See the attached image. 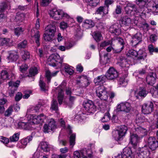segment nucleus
I'll return each instance as SVG.
<instances>
[{
  "label": "nucleus",
  "mask_w": 158,
  "mask_h": 158,
  "mask_svg": "<svg viewBox=\"0 0 158 158\" xmlns=\"http://www.w3.org/2000/svg\"><path fill=\"white\" fill-rule=\"evenodd\" d=\"M93 37L97 42L100 41L102 40V38L101 33L97 31L94 33Z\"/></svg>",
  "instance_id": "obj_36"
},
{
  "label": "nucleus",
  "mask_w": 158,
  "mask_h": 158,
  "mask_svg": "<svg viewBox=\"0 0 158 158\" xmlns=\"http://www.w3.org/2000/svg\"><path fill=\"white\" fill-rule=\"evenodd\" d=\"M94 25V22L92 20L90 19L85 20L83 24V27L87 29L93 27Z\"/></svg>",
  "instance_id": "obj_26"
},
{
  "label": "nucleus",
  "mask_w": 158,
  "mask_h": 158,
  "mask_svg": "<svg viewBox=\"0 0 158 158\" xmlns=\"http://www.w3.org/2000/svg\"><path fill=\"white\" fill-rule=\"evenodd\" d=\"M127 130V127L124 126H121L118 130L113 132V136L117 141L122 140L125 136Z\"/></svg>",
  "instance_id": "obj_2"
},
{
  "label": "nucleus",
  "mask_w": 158,
  "mask_h": 158,
  "mask_svg": "<svg viewBox=\"0 0 158 158\" xmlns=\"http://www.w3.org/2000/svg\"><path fill=\"white\" fill-rule=\"evenodd\" d=\"M32 123L34 124H37L40 123L37 116H32Z\"/></svg>",
  "instance_id": "obj_63"
},
{
  "label": "nucleus",
  "mask_w": 158,
  "mask_h": 158,
  "mask_svg": "<svg viewBox=\"0 0 158 158\" xmlns=\"http://www.w3.org/2000/svg\"><path fill=\"white\" fill-rule=\"evenodd\" d=\"M88 5L93 7L96 6L99 2V0H85Z\"/></svg>",
  "instance_id": "obj_38"
},
{
  "label": "nucleus",
  "mask_w": 158,
  "mask_h": 158,
  "mask_svg": "<svg viewBox=\"0 0 158 158\" xmlns=\"http://www.w3.org/2000/svg\"><path fill=\"white\" fill-rule=\"evenodd\" d=\"M111 50H106L105 51H104L103 53H102L101 52H99V54L100 57L102 55H103L104 56V60L102 64H105L108 63L109 62V59L107 57L108 52H110Z\"/></svg>",
  "instance_id": "obj_24"
},
{
  "label": "nucleus",
  "mask_w": 158,
  "mask_h": 158,
  "mask_svg": "<svg viewBox=\"0 0 158 158\" xmlns=\"http://www.w3.org/2000/svg\"><path fill=\"white\" fill-rule=\"evenodd\" d=\"M48 124H45L43 127V131L45 133H48L51 131H53Z\"/></svg>",
  "instance_id": "obj_57"
},
{
  "label": "nucleus",
  "mask_w": 158,
  "mask_h": 158,
  "mask_svg": "<svg viewBox=\"0 0 158 158\" xmlns=\"http://www.w3.org/2000/svg\"><path fill=\"white\" fill-rule=\"evenodd\" d=\"M110 119V116L109 113H106L104 116L102 118L101 121L103 122H106L109 121Z\"/></svg>",
  "instance_id": "obj_50"
},
{
  "label": "nucleus",
  "mask_w": 158,
  "mask_h": 158,
  "mask_svg": "<svg viewBox=\"0 0 158 158\" xmlns=\"http://www.w3.org/2000/svg\"><path fill=\"white\" fill-rule=\"evenodd\" d=\"M119 64L120 66L122 67H126L127 68L128 67V64L125 59H123L121 62H119Z\"/></svg>",
  "instance_id": "obj_59"
},
{
  "label": "nucleus",
  "mask_w": 158,
  "mask_h": 158,
  "mask_svg": "<svg viewBox=\"0 0 158 158\" xmlns=\"http://www.w3.org/2000/svg\"><path fill=\"white\" fill-rule=\"evenodd\" d=\"M37 117L40 123L44 122L47 118L46 116L43 114L38 115Z\"/></svg>",
  "instance_id": "obj_56"
},
{
  "label": "nucleus",
  "mask_w": 158,
  "mask_h": 158,
  "mask_svg": "<svg viewBox=\"0 0 158 158\" xmlns=\"http://www.w3.org/2000/svg\"><path fill=\"white\" fill-rule=\"evenodd\" d=\"M10 41L9 39L0 37V46H2L7 45Z\"/></svg>",
  "instance_id": "obj_43"
},
{
  "label": "nucleus",
  "mask_w": 158,
  "mask_h": 158,
  "mask_svg": "<svg viewBox=\"0 0 158 158\" xmlns=\"http://www.w3.org/2000/svg\"><path fill=\"white\" fill-rule=\"evenodd\" d=\"M90 151L89 149L84 148L81 151V153L83 158H87V157H90L91 154L89 153Z\"/></svg>",
  "instance_id": "obj_31"
},
{
  "label": "nucleus",
  "mask_w": 158,
  "mask_h": 158,
  "mask_svg": "<svg viewBox=\"0 0 158 158\" xmlns=\"http://www.w3.org/2000/svg\"><path fill=\"white\" fill-rule=\"evenodd\" d=\"M31 123H25L22 122H19L18 123L19 127L21 129H23L26 130H31Z\"/></svg>",
  "instance_id": "obj_22"
},
{
  "label": "nucleus",
  "mask_w": 158,
  "mask_h": 158,
  "mask_svg": "<svg viewBox=\"0 0 158 158\" xmlns=\"http://www.w3.org/2000/svg\"><path fill=\"white\" fill-rule=\"evenodd\" d=\"M48 61L49 65L56 67L57 69L60 68L64 66L65 71L70 75L73 74L74 73L72 66L66 64H62L63 60L61 59L60 56L57 54H52L48 59Z\"/></svg>",
  "instance_id": "obj_1"
},
{
  "label": "nucleus",
  "mask_w": 158,
  "mask_h": 158,
  "mask_svg": "<svg viewBox=\"0 0 158 158\" xmlns=\"http://www.w3.org/2000/svg\"><path fill=\"white\" fill-rule=\"evenodd\" d=\"M126 13L127 14H131L135 17H138V10L135 6L131 3H128L125 7Z\"/></svg>",
  "instance_id": "obj_6"
},
{
  "label": "nucleus",
  "mask_w": 158,
  "mask_h": 158,
  "mask_svg": "<svg viewBox=\"0 0 158 158\" xmlns=\"http://www.w3.org/2000/svg\"><path fill=\"white\" fill-rule=\"evenodd\" d=\"M58 72L59 71H57L51 73L49 70H46L45 71V76L47 78L48 82H50L51 78L56 76Z\"/></svg>",
  "instance_id": "obj_25"
},
{
  "label": "nucleus",
  "mask_w": 158,
  "mask_h": 158,
  "mask_svg": "<svg viewBox=\"0 0 158 158\" xmlns=\"http://www.w3.org/2000/svg\"><path fill=\"white\" fill-rule=\"evenodd\" d=\"M132 38V40L131 41V46L135 48L138 44V36L137 34L134 35Z\"/></svg>",
  "instance_id": "obj_32"
},
{
  "label": "nucleus",
  "mask_w": 158,
  "mask_h": 158,
  "mask_svg": "<svg viewBox=\"0 0 158 158\" xmlns=\"http://www.w3.org/2000/svg\"><path fill=\"white\" fill-rule=\"evenodd\" d=\"M36 33L34 35V38L35 41V42L37 46L38 47L40 45L39 40L40 39V35L39 31L38 30H35Z\"/></svg>",
  "instance_id": "obj_37"
},
{
  "label": "nucleus",
  "mask_w": 158,
  "mask_h": 158,
  "mask_svg": "<svg viewBox=\"0 0 158 158\" xmlns=\"http://www.w3.org/2000/svg\"><path fill=\"white\" fill-rule=\"evenodd\" d=\"M32 136L31 135L28 136L27 138L20 140L18 143L17 147L21 148L26 147L27 143L32 140Z\"/></svg>",
  "instance_id": "obj_15"
},
{
  "label": "nucleus",
  "mask_w": 158,
  "mask_h": 158,
  "mask_svg": "<svg viewBox=\"0 0 158 158\" xmlns=\"http://www.w3.org/2000/svg\"><path fill=\"white\" fill-rule=\"evenodd\" d=\"M0 77L3 80L8 79V73L6 70H3L2 71Z\"/></svg>",
  "instance_id": "obj_52"
},
{
  "label": "nucleus",
  "mask_w": 158,
  "mask_h": 158,
  "mask_svg": "<svg viewBox=\"0 0 158 158\" xmlns=\"http://www.w3.org/2000/svg\"><path fill=\"white\" fill-rule=\"evenodd\" d=\"M85 110L89 113H94L96 110V106L91 100H88L84 104Z\"/></svg>",
  "instance_id": "obj_8"
},
{
  "label": "nucleus",
  "mask_w": 158,
  "mask_h": 158,
  "mask_svg": "<svg viewBox=\"0 0 158 158\" xmlns=\"http://www.w3.org/2000/svg\"><path fill=\"white\" fill-rule=\"evenodd\" d=\"M56 31V26L53 24H50L47 27L45 28V32L51 35L52 34V36H54Z\"/></svg>",
  "instance_id": "obj_20"
},
{
  "label": "nucleus",
  "mask_w": 158,
  "mask_h": 158,
  "mask_svg": "<svg viewBox=\"0 0 158 158\" xmlns=\"http://www.w3.org/2000/svg\"><path fill=\"white\" fill-rule=\"evenodd\" d=\"M63 11L61 10L53 9L50 11V15L51 16L56 20H59L63 17Z\"/></svg>",
  "instance_id": "obj_13"
},
{
  "label": "nucleus",
  "mask_w": 158,
  "mask_h": 158,
  "mask_svg": "<svg viewBox=\"0 0 158 158\" xmlns=\"http://www.w3.org/2000/svg\"><path fill=\"white\" fill-rule=\"evenodd\" d=\"M96 105L100 109H103L105 107V106L102 103V101L98 100L96 103Z\"/></svg>",
  "instance_id": "obj_61"
},
{
  "label": "nucleus",
  "mask_w": 158,
  "mask_h": 158,
  "mask_svg": "<svg viewBox=\"0 0 158 158\" xmlns=\"http://www.w3.org/2000/svg\"><path fill=\"white\" fill-rule=\"evenodd\" d=\"M20 133L19 132L14 134L10 138V140L11 142H16L19 139Z\"/></svg>",
  "instance_id": "obj_45"
},
{
  "label": "nucleus",
  "mask_w": 158,
  "mask_h": 158,
  "mask_svg": "<svg viewBox=\"0 0 158 158\" xmlns=\"http://www.w3.org/2000/svg\"><path fill=\"white\" fill-rule=\"evenodd\" d=\"M21 57L24 61L29 59L30 57V54L27 50H21L20 52Z\"/></svg>",
  "instance_id": "obj_28"
},
{
  "label": "nucleus",
  "mask_w": 158,
  "mask_h": 158,
  "mask_svg": "<svg viewBox=\"0 0 158 158\" xmlns=\"http://www.w3.org/2000/svg\"><path fill=\"white\" fill-rule=\"evenodd\" d=\"M146 147L144 146L142 148H139V157L145 158L147 157V149Z\"/></svg>",
  "instance_id": "obj_27"
},
{
  "label": "nucleus",
  "mask_w": 158,
  "mask_h": 158,
  "mask_svg": "<svg viewBox=\"0 0 158 158\" xmlns=\"http://www.w3.org/2000/svg\"><path fill=\"white\" fill-rule=\"evenodd\" d=\"M38 73V70L35 67L31 68L29 71V74L31 76H34Z\"/></svg>",
  "instance_id": "obj_49"
},
{
  "label": "nucleus",
  "mask_w": 158,
  "mask_h": 158,
  "mask_svg": "<svg viewBox=\"0 0 158 158\" xmlns=\"http://www.w3.org/2000/svg\"><path fill=\"white\" fill-rule=\"evenodd\" d=\"M24 14L18 12L16 14L15 20V21L17 22H22L24 19Z\"/></svg>",
  "instance_id": "obj_35"
},
{
  "label": "nucleus",
  "mask_w": 158,
  "mask_h": 158,
  "mask_svg": "<svg viewBox=\"0 0 158 158\" xmlns=\"http://www.w3.org/2000/svg\"><path fill=\"white\" fill-rule=\"evenodd\" d=\"M130 142L132 145L133 148L135 149L137 148L138 143V135L135 134H133L130 136Z\"/></svg>",
  "instance_id": "obj_18"
},
{
  "label": "nucleus",
  "mask_w": 158,
  "mask_h": 158,
  "mask_svg": "<svg viewBox=\"0 0 158 158\" xmlns=\"http://www.w3.org/2000/svg\"><path fill=\"white\" fill-rule=\"evenodd\" d=\"M7 5L5 2H2L0 3V11H3L7 7Z\"/></svg>",
  "instance_id": "obj_58"
},
{
  "label": "nucleus",
  "mask_w": 158,
  "mask_h": 158,
  "mask_svg": "<svg viewBox=\"0 0 158 158\" xmlns=\"http://www.w3.org/2000/svg\"><path fill=\"white\" fill-rule=\"evenodd\" d=\"M109 31L112 34L119 35L121 33V30L118 27V24L116 23L112 25L109 28Z\"/></svg>",
  "instance_id": "obj_16"
},
{
  "label": "nucleus",
  "mask_w": 158,
  "mask_h": 158,
  "mask_svg": "<svg viewBox=\"0 0 158 158\" xmlns=\"http://www.w3.org/2000/svg\"><path fill=\"white\" fill-rule=\"evenodd\" d=\"M19 58L18 55L15 52H13L10 53L8 57L9 60L11 62L15 61Z\"/></svg>",
  "instance_id": "obj_30"
},
{
  "label": "nucleus",
  "mask_w": 158,
  "mask_h": 158,
  "mask_svg": "<svg viewBox=\"0 0 158 158\" xmlns=\"http://www.w3.org/2000/svg\"><path fill=\"white\" fill-rule=\"evenodd\" d=\"M108 11L107 7L101 6L97 8L95 14L101 15L103 13V15H106L108 14Z\"/></svg>",
  "instance_id": "obj_23"
},
{
  "label": "nucleus",
  "mask_w": 158,
  "mask_h": 158,
  "mask_svg": "<svg viewBox=\"0 0 158 158\" xmlns=\"http://www.w3.org/2000/svg\"><path fill=\"white\" fill-rule=\"evenodd\" d=\"M66 86L65 82H62L61 85L56 89V91L58 92L57 99L59 104H62L64 98V94L63 89Z\"/></svg>",
  "instance_id": "obj_5"
},
{
  "label": "nucleus",
  "mask_w": 158,
  "mask_h": 158,
  "mask_svg": "<svg viewBox=\"0 0 158 158\" xmlns=\"http://www.w3.org/2000/svg\"><path fill=\"white\" fill-rule=\"evenodd\" d=\"M119 21L121 25L125 26H129L131 22V19L127 16L122 17Z\"/></svg>",
  "instance_id": "obj_19"
},
{
  "label": "nucleus",
  "mask_w": 158,
  "mask_h": 158,
  "mask_svg": "<svg viewBox=\"0 0 158 158\" xmlns=\"http://www.w3.org/2000/svg\"><path fill=\"white\" fill-rule=\"evenodd\" d=\"M154 110V105L152 102L144 103L142 106L141 111L144 114L151 113Z\"/></svg>",
  "instance_id": "obj_7"
},
{
  "label": "nucleus",
  "mask_w": 158,
  "mask_h": 158,
  "mask_svg": "<svg viewBox=\"0 0 158 158\" xmlns=\"http://www.w3.org/2000/svg\"><path fill=\"white\" fill-rule=\"evenodd\" d=\"M118 83L122 86H125L127 85V80L124 77H121L119 79Z\"/></svg>",
  "instance_id": "obj_39"
},
{
  "label": "nucleus",
  "mask_w": 158,
  "mask_h": 158,
  "mask_svg": "<svg viewBox=\"0 0 158 158\" xmlns=\"http://www.w3.org/2000/svg\"><path fill=\"white\" fill-rule=\"evenodd\" d=\"M106 78V76L102 75L95 78L94 82L96 85H102L105 82Z\"/></svg>",
  "instance_id": "obj_21"
},
{
  "label": "nucleus",
  "mask_w": 158,
  "mask_h": 158,
  "mask_svg": "<svg viewBox=\"0 0 158 158\" xmlns=\"http://www.w3.org/2000/svg\"><path fill=\"white\" fill-rule=\"evenodd\" d=\"M156 77L155 73L153 72L149 73L146 77V81L148 84L153 85L156 82Z\"/></svg>",
  "instance_id": "obj_17"
},
{
  "label": "nucleus",
  "mask_w": 158,
  "mask_h": 158,
  "mask_svg": "<svg viewBox=\"0 0 158 158\" xmlns=\"http://www.w3.org/2000/svg\"><path fill=\"white\" fill-rule=\"evenodd\" d=\"M131 108V104L127 102H121L117 106V109L118 111H124L127 113L129 112Z\"/></svg>",
  "instance_id": "obj_9"
},
{
  "label": "nucleus",
  "mask_w": 158,
  "mask_h": 158,
  "mask_svg": "<svg viewBox=\"0 0 158 158\" xmlns=\"http://www.w3.org/2000/svg\"><path fill=\"white\" fill-rule=\"evenodd\" d=\"M41 149L44 152H48L50 150V145L46 142H42L40 143Z\"/></svg>",
  "instance_id": "obj_33"
},
{
  "label": "nucleus",
  "mask_w": 158,
  "mask_h": 158,
  "mask_svg": "<svg viewBox=\"0 0 158 158\" xmlns=\"http://www.w3.org/2000/svg\"><path fill=\"white\" fill-rule=\"evenodd\" d=\"M113 42L112 40L104 41L99 44H98V46L100 48L103 49L105 48L106 47L110 45L106 49H114L113 47L114 46V45L113 44Z\"/></svg>",
  "instance_id": "obj_11"
},
{
  "label": "nucleus",
  "mask_w": 158,
  "mask_h": 158,
  "mask_svg": "<svg viewBox=\"0 0 158 158\" xmlns=\"http://www.w3.org/2000/svg\"><path fill=\"white\" fill-rule=\"evenodd\" d=\"M148 142L149 147L152 150H155L158 147V141L155 137H150Z\"/></svg>",
  "instance_id": "obj_14"
},
{
  "label": "nucleus",
  "mask_w": 158,
  "mask_h": 158,
  "mask_svg": "<svg viewBox=\"0 0 158 158\" xmlns=\"http://www.w3.org/2000/svg\"><path fill=\"white\" fill-rule=\"evenodd\" d=\"M106 75L107 78L109 80L114 79L117 78L118 76V72L112 67L109 68Z\"/></svg>",
  "instance_id": "obj_10"
},
{
  "label": "nucleus",
  "mask_w": 158,
  "mask_h": 158,
  "mask_svg": "<svg viewBox=\"0 0 158 158\" xmlns=\"http://www.w3.org/2000/svg\"><path fill=\"white\" fill-rule=\"evenodd\" d=\"M19 70L22 73H25L28 68V66L25 64H23L20 66H19Z\"/></svg>",
  "instance_id": "obj_53"
},
{
  "label": "nucleus",
  "mask_w": 158,
  "mask_h": 158,
  "mask_svg": "<svg viewBox=\"0 0 158 158\" xmlns=\"http://www.w3.org/2000/svg\"><path fill=\"white\" fill-rule=\"evenodd\" d=\"M76 138V134H73L70 136L69 138V143L70 146L73 148L75 143V140Z\"/></svg>",
  "instance_id": "obj_40"
},
{
  "label": "nucleus",
  "mask_w": 158,
  "mask_h": 158,
  "mask_svg": "<svg viewBox=\"0 0 158 158\" xmlns=\"http://www.w3.org/2000/svg\"><path fill=\"white\" fill-rule=\"evenodd\" d=\"M91 81L89 77L85 75H81L78 77L77 84L80 87H86L90 83Z\"/></svg>",
  "instance_id": "obj_4"
},
{
  "label": "nucleus",
  "mask_w": 158,
  "mask_h": 158,
  "mask_svg": "<svg viewBox=\"0 0 158 158\" xmlns=\"http://www.w3.org/2000/svg\"><path fill=\"white\" fill-rule=\"evenodd\" d=\"M132 154L131 150V149L128 147H126L124 148L123 150L122 153L121 157H125L131 156Z\"/></svg>",
  "instance_id": "obj_29"
},
{
  "label": "nucleus",
  "mask_w": 158,
  "mask_h": 158,
  "mask_svg": "<svg viewBox=\"0 0 158 158\" xmlns=\"http://www.w3.org/2000/svg\"><path fill=\"white\" fill-rule=\"evenodd\" d=\"M27 41L24 40L18 44V48H25L27 47Z\"/></svg>",
  "instance_id": "obj_54"
},
{
  "label": "nucleus",
  "mask_w": 158,
  "mask_h": 158,
  "mask_svg": "<svg viewBox=\"0 0 158 158\" xmlns=\"http://www.w3.org/2000/svg\"><path fill=\"white\" fill-rule=\"evenodd\" d=\"M127 55L128 56L135 57L137 56L138 53L136 50H129Z\"/></svg>",
  "instance_id": "obj_46"
},
{
  "label": "nucleus",
  "mask_w": 158,
  "mask_h": 158,
  "mask_svg": "<svg viewBox=\"0 0 158 158\" xmlns=\"http://www.w3.org/2000/svg\"><path fill=\"white\" fill-rule=\"evenodd\" d=\"M34 156H35L37 158H48V155L45 154L42 152H37L34 154Z\"/></svg>",
  "instance_id": "obj_42"
},
{
  "label": "nucleus",
  "mask_w": 158,
  "mask_h": 158,
  "mask_svg": "<svg viewBox=\"0 0 158 158\" xmlns=\"http://www.w3.org/2000/svg\"><path fill=\"white\" fill-rule=\"evenodd\" d=\"M148 93V92L146 90L145 88H141L140 90L139 91V95L144 98L146 96Z\"/></svg>",
  "instance_id": "obj_48"
},
{
  "label": "nucleus",
  "mask_w": 158,
  "mask_h": 158,
  "mask_svg": "<svg viewBox=\"0 0 158 158\" xmlns=\"http://www.w3.org/2000/svg\"><path fill=\"white\" fill-rule=\"evenodd\" d=\"M97 96L101 100L106 101L108 98V94L106 88L103 85H100L96 88Z\"/></svg>",
  "instance_id": "obj_3"
},
{
  "label": "nucleus",
  "mask_w": 158,
  "mask_h": 158,
  "mask_svg": "<svg viewBox=\"0 0 158 158\" xmlns=\"http://www.w3.org/2000/svg\"><path fill=\"white\" fill-rule=\"evenodd\" d=\"M19 83V81H17L16 82L11 81L9 82L10 88L9 93L10 96L13 95L15 91L17 90V87H18Z\"/></svg>",
  "instance_id": "obj_12"
},
{
  "label": "nucleus",
  "mask_w": 158,
  "mask_h": 158,
  "mask_svg": "<svg viewBox=\"0 0 158 158\" xmlns=\"http://www.w3.org/2000/svg\"><path fill=\"white\" fill-rule=\"evenodd\" d=\"M0 141L4 143L7 144L9 142V139L5 137L0 136Z\"/></svg>",
  "instance_id": "obj_62"
},
{
  "label": "nucleus",
  "mask_w": 158,
  "mask_h": 158,
  "mask_svg": "<svg viewBox=\"0 0 158 158\" xmlns=\"http://www.w3.org/2000/svg\"><path fill=\"white\" fill-rule=\"evenodd\" d=\"M60 27L61 29L64 30L68 27V24L64 22H62L60 23Z\"/></svg>",
  "instance_id": "obj_64"
},
{
  "label": "nucleus",
  "mask_w": 158,
  "mask_h": 158,
  "mask_svg": "<svg viewBox=\"0 0 158 158\" xmlns=\"http://www.w3.org/2000/svg\"><path fill=\"white\" fill-rule=\"evenodd\" d=\"M54 36L52 35L48 34L45 32L44 34L43 37L44 40L46 41H50L53 40Z\"/></svg>",
  "instance_id": "obj_41"
},
{
  "label": "nucleus",
  "mask_w": 158,
  "mask_h": 158,
  "mask_svg": "<svg viewBox=\"0 0 158 158\" xmlns=\"http://www.w3.org/2000/svg\"><path fill=\"white\" fill-rule=\"evenodd\" d=\"M156 2H151L149 3L152 4V7L153 9L155 10V12L158 14V2H157V0L156 1Z\"/></svg>",
  "instance_id": "obj_55"
},
{
  "label": "nucleus",
  "mask_w": 158,
  "mask_h": 158,
  "mask_svg": "<svg viewBox=\"0 0 158 158\" xmlns=\"http://www.w3.org/2000/svg\"><path fill=\"white\" fill-rule=\"evenodd\" d=\"M47 123L49 127H51V129L53 130L56 128V122L52 118L48 119L47 120Z\"/></svg>",
  "instance_id": "obj_34"
},
{
  "label": "nucleus",
  "mask_w": 158,
  "mask_h": 158,
  "mask_svg": "<svg viewBox=\"0 0 158 158\" xmlns=\"http://www.w3.org/2000/svg\"><path fill=\"white\" fill-rule=\"evenodd\" d=\"M39 85L41 90L45 91L48 90V87L46 86L45 83L43 81L41 80V78L39 81Z\"/></svg>",
  "instance_id": "obj_44"
},
{
  "label": "nucleus",
  "mask_w": 158,
  "mask_h": 158,
  "mask_svg": "<svg viewBox=\"0 0 158 158\" xmlns=\"http://www.w3.org/2000/svg\"><path fill=\"white\" fill-rule=\"evenodd\" d=\"M24 31V29L22 27H17L15 29V33L18 36L22 34Z\"/></svg>",
  "instance_id": "obj_47"
},
{
  "label": "nucleus",
  "mask_w": 158,
  "mask_h": 158,
  "mask_svg": "<svg viewBox=\"0 0 158 158\" xmlns=\"http://www.w3.org/2000/svg\"><path fill=\"white\" fill-rule=\"evenodd\" d=\"M67 155L65 154L57 155L54 154L52 155L51 158H66Z\"/></svg>",
  "instance_id": "obj_60"
},
{
  "label": "nucleus",
  "mask_w": 158,
  "mask_h": 158,
  "mask_svg": "<svg viewBox=\"0 0 158 158\" xmlns=\"http://www.w3.org/2000/svg\"><path fill=\"white\" fill-rule=\"evenodd\" d=\"M51 109L55 110H58V104L56 100H52L51 104Z\"/></svg>",
  "instance_id": "obj_51"
}]
</instances>
